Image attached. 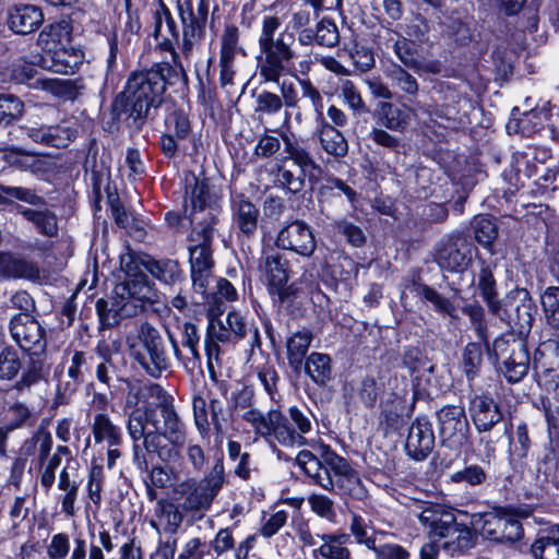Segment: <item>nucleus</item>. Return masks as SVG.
<instances>
[{
    "label": "nucleus",
    "instance_id": "51",
    "mask_svg": "<svg viewBox=\"0 0 559 559\" xmlns=\"http://www.w3.org/2000/svg\"><path fill=\"white\" fill-rule=\"evenodd\" d=\"M158 522L167 534H176L183 521V514L179 507L173 502H158Z\"/></svg>",
    "mask_w": 559,
    "mask_h": 559
},
{
    "label": "nucleus",
    "instance_id": "25",
    "mask_svg": "<svg viewBox=\"0 0 559 559\" xmlns=\"http://www.w3.org/2000/svg\"><path fill=\"white\" fill-rule=\"evenodd\" d=\"M153 19L154 38L159 43L162 49L171 51L174 62L182 69V66L177 60L178 55L174 48V43L179 40V31L176 21L164 4L154 12Z\"/></svg>",
    "mask_w": 559,
    "mask_h": 559
},
{
    "label": "nucleus",
    "instance_id": "19",
    "mask_svg": "<svg viewBox=\"0 0 559 559\" xmlns=\"http://www.w3.org/2000/svg\"><path fill=\"white\" fill-rule=\"evenodd\" d=\"M275 245L278 249L290 250L309 258L317 248L311 228L302 221H294L284 226L277 234Z\"/></svg>",
    "mask_w": 559,
    "mask_h": 559
},
{
    "label": "nucleus",
    "instance_id": "39",
    "mask_svg": "<svg viewBox=\"0 0 559 559\" xmlns=\"http://www.w3.org/2000/svg\"><path fill=\"white\" fill-rule=\"evenodd\" d=\"M72 39V25L68 20H60L43 28L38 36V44L43 49L68 46Z\"/></svg>",
    "mask_w": 559,
    "mask_h": 559
},
{
    "label": "nucleus",
    "instance_id": "4",
    "mask_svg": "<svg viewBox=\"0 0 559 559\" xmlns=\"http://www.w3.org/2000/svg\"><path fill=\"white\" fill-rule=\"evenodd\" d=\"M114 293L115 298L110 308L108 301L104 299L96 302V311L104 328L118 324L121 318L135 317L144 311L147 305H153L158 300L154 284L144 274L129 277L117 284Z\"/></svg>",
    "mask_w": 559,
    "mask_h": 559
},
{
    "label": "nucleus",
    "instance_id": "62",
    "mask_svg": "<svg viewBox=\"0 0 559 559\" xmlns=\"http://www.w3.org/2000/svg\"><path fill=\"white\" fill-rule=\"evenodd\" d=\"M453 483H465L469 486H478L486 481L487 473L483 466L471 464L462 471H457L450 476Z\"/></svg>",
    "mask_w": 559,
    "mask_h": 559
},
{
    "label": "nucleus",
    "instance_id": "28",
    "mask_svg": "<svg viewBox=\"0 0 559 559\" xmlns=\"http://www.w3.org/2000/svg\"><path fill=\"white\" fill-rule=\"evenodd\" d=\"M233 221L239 233L246 237H252L258 230L260 217L259 209L243 195H237L231 201Z\"/></svg>",
    "mask_w": 559,
    "mask_h": 559
},
{
    "label": "nucleus",
    "instance_id": "11",
    "mask_svg": "<svg viewBox=\"0 0 559 559\" xmlns=\"http://www.w3.org/2000/svg\"><path fill=\"white\" fill-rule=\"evenodd\" d=\"M258 270L269 292L276 295L281 302L295 297L294 285H288L290 263L282 253L272 249L264 250L259 259Z\"/></svg>",
    "mask_w": 559,
    "mask_h": 559
},
{
    "label": "nucleus",
    "instance_id": "18",
    "mask_svg": "<svg viewBox=\"0 0 559 559\" xmlns=\"http://www.w3.org/2000/svg\"><path fill=\"white\" fill-rule=\"evenodd\" d=\"M435 261L442 270L462 272L472 261V246L462 235H453L438 243Z\"/></svg>",
    "mask_w": 559,
    "mask_h": 559
},
{
    "label": "nucleus",
    "instance_id": "63",
    "mask_svg": "<svg viewBox=\"0 0 559 559\" xmlns=\"http://www.w3.org/2000/svg\"><path fill=\"white\" fill-rule=\"evenodd\" d=\"M255 112L260 115L273 116L283 109V102L280 95L262 91L255 98Z\"/></svg>",
    "mask_w": 559,
    "mask_h": 559
},
{
    "label": "nucleus",
    "instance_id": "5",
    "mask_svg": "<svg viewBox=\"0 0 559 559\" xmlns=\"http://www.w3.org/2000/svg\"><path fill=\"white\" fill-rule=\"evenodd\" d=\"M429 539L438 540L448 556L459 557L475 546V536L465 524L456 522L454 514L439 504H430L417 514Z\"/></svg>",
    "mask_w": 559,
    "mask_h": 559
},
{
    "label": "nucleus",
    "instance_id": "10",
    "mask_svg": "<svg viewBox=\"0 0 559 559\" xmlns=\"http://www.w3.org/2000/svg\"><path fill=\"white\" fill-rule=\"evenodd\" d=\"M498 364V370L510 383L520 382L528 371L530 354L526 344L512 334L502 335L487 347Z\"/></svg>",
    "mask_w": 559,
    "mask_h": 559
},
{
    "label": "nucleus",
    "instance_id": "61",
    "mask_svg": "<svg viewBox=\"0 0 559 559\" xmlns=\"http://www.w3.org/2000/svg\"><path fill=\"white\" fill-rule=\"evenodd\" d=\"M24 104L13 94H0V122L10 123L23 115Z\"/></svg>",
    "mask_w": 559,
    "mask_h": 559
},
{
    "label": "nucleus",
    "instance_id": "31",
    "mask_svg": "<svg viewBox=\"0 0 559 559\" xmlns=\"http://www.w3.org/2000/svg\"><path fill=\"white\" fill-rule=\"evenodd\" d=\"M495 269V262L480 261V269L477 274V289L490 312L497 317H501V304L498 299L497 282L493 275Z\"/></svg>",
    "mask_w": 559,
    "mask_h": 559
},
{
    "label": "nucleus",
    "instance_id": "17",
    "mask_svg": "<svg viewBox=\"0 0 559 559\" xmlns=\"http://www.w3.org/2000/svg\"><path fill=\"white\" fill-rule=\"evenodd\" d=\"M475 524L485 538L497 543H514L523 534L521 522L508 513H486Z\"/></svg>",
    "mask_w": 559,
    "mask_h": 559
},
{
    "label": "nucleus",
    "instance_id": "7",
    "mask_svg": "<svg viewBox=\"0 0 559 559\" xmlns=\"http://www.w3.org/2000/svg\"><path fill=\"white\" fill-rule=\"evenodd\" d=\"M130 356L151 377L158 378L170 366L166 342L148 322H142L134 334L127 336Z\"/></svg>",
    "mask_w": 559,
    "mask_h": 559
},
{
    "label": "nucleus",
    "instance_id": "59",
    "mask_svg": "<svg viewBox=\"0 0 559 559\" xmlns=\"http://www.w3.org/2000/svg\"><path fill=\"white\" fill-rule=\"evenodd\" d=\"M21 360L17 352L12 346H5L0 352V380L14 379L20 369Z\"/></svg>",
    "mask_w": 559,
    "mask_h": 559
},
{
    "label": "nucleus",
    "instance_id": "29",
    "mask_svg": "<svg viewBox=\"0 0 559 559\" xmlns=\"http://www.w3.org/2000/svg\"><path fill=\"white\" fill-rule=\"evenodd\" d=\"M44 22L41 10L32 4L16 5L9 11V27L16 34H31Z\"/></svg>",
    "mask_w": 559,
    "mask_h": 559
},
{
    "label": "nucleus",
    "instance_id": "9",
    "mask_svg": "<svg viewBox=\"0 0 559 559\" xmlns=\"http://www.w3.org/2000/svg\"><path fill=\"white\" fill-rule=\"evenodd\" d=\"M249 337L250 349L261 347L259 329L239 312L231 311L225 320H211L204 341L209 362L219 357V343H233Z\"/></svg>",
    "mask_w": 559,
    "mask_h": 559
},
{
    "label": "nucleus",
    "instance_id": "56",
    "mask_svg": "<svg viewBox=\"0 0 559 559\" xmlns=\"http://www.w3.org/2000/svg\"><path fill=\"white\" fill-rule=\"evenodd\" d=\"M307 502L310 510L329 522H334L336 518L335 503L333 499L323 493L312 492L308 496Z\"/></svg>",
    "mask_w": 559,
    "mask_h": 559
},
{
    "label": "nucleus",
    "instance_id": "32",
    "mask_svg": "<svg viewBox=\"0 0 559 559\" xmlns=\"http://www.w3.org/2000/svg\"><path fill=\"white\" fill-rule=\"evenodd\" d=\"M321 540L319 547L312 550L314 559H350V550L347 548L349 535L345 533L318 534Z\"/></svg>",
    "mask_w": 559,
    "mask_h": 559
},
{
    "label": "nucleus",
    "instance_id": "37",
    "mask_svg": "<svg viewBox=\"0 0 559 559\" xmlns=\"http://www.w3.org/2000/svg\"><path fill=\"white\" fill-rule=\"evenodd\" d=\"M285 152L288 157L300 168L302 176L313 177L321 173V167L314 160L310 152L298 141L282 134Z\"/></svg>",
    "mask_w": 559,
    "mask_h": 559
},
{
    "label": "nucleus",
    "instance_id": "1",
    "mask_svg": "<svg viewBox=\"0 0 559 559\" xmlns=\"http://www.w3.org/2000/svg\"><path fill=\"white\" fill-rule=\"evenodd\" d=\"M157 411V406H144V409H135L126 416V429L132 441V461L140 471L148 468L147 455H156L165 463L178 461L187 442V426L177 411L170 427L165 419L159 427Z\"/></svg>",
    "mask_w": 559,
    "mask_h": 559
},
{
    "label": "nucleus",
    "instance_id": "14",
    "mask_svg": "<svg viewBox=\"0 0 559 559\" xmlns=\"http://www.w3.org/2000/svg\"><path fill=\"white\" fill-rule=\"evenodd\" d=\"M217 221L218 218L213 212L206 214L202 219L199 216L193 219L194 227L189 235V241L192 242L189 246L190 271L213 269L211 246Z\"/></svg>",
    "mask_w": 559,
    "mask_h": 559
},
{
    "label": "nucleus",
    "instance_id": "21",
    "mask_svg": "<svg viewBox=\"0 0 559 559\" xmlns=\"http://www.w3.org/2000/svg\"><path fill=\"white\" fill-rule=\"evenodd\" d=\"M296 81L300 87L301 97L293 82L283 81L280 84V97L286 108H299L301 98L308 99L312 111L318 119L323 116V97L314 84L307 78L296 75Z\"/></svg>",
    "mask_w": 559,
    "mask_h": 559
},
{
    "label": "nucleus",
    "instance_id": "47",
    "mask_svg": "<svg viewBox=\"0 0 559 559\" xmlns=\"http://www.w3.org/2000/svg\"><path fill=\"white\" fill-rule=\"evenodd\" d=\"M380 123L392 131H403L407 126L404 112L390 102H382L377 109Z\"/></svg>",
    "mask_w": 559,
    "mask_h": 559
},
{
    "label": "nucleus",
    "instance_id": "52",
    "mask_svg": "<svg viewBox=\"0 0 559 559\" xmlns=\"http://www.w3.org/2000/svg\"><path fill=\"white\" fill-rule=\"evenodd\" d=\"M87 370V356L83 352L75 350L71 357L70 365L67 370V376L71 382H67L66 391L72 393L76 388L84 382L85 371Z\"/></svg>",
    "mask_w": 559,
    "mask_h": 559
},
{
    "label": "nucleus",
    "instance_id": "53",
    "mask_svg": "<svg viewBox=\"0 0 559 559\" xmlns=\"http://www.w3.org/2000/svg\"><path fill=\"white\" fill-rule=\"evenodd\" d=\"M483 364V347L480 343H468L462 356L463 371L468 380H473Z\"/></svg>",
    "mask_w": 559,
    "mask_h": 559
},
{
    "label": "nucleus",
    "instance_id": "15",
    "mask_svg": "<svg viewBox=\"0 0 559 559\" xmlns=\"http://www.w3.org/2000/svg\"><path fill=\"white\" fill-rule=\"evenodd\" d=\"M322 457L333 473L334 489L336 488L341 496L358 501L367 498L368 490L362 484L359 474L344 457L330 449L323 451Z\"/></svg>",
    "mask_w": 559,
    "mask_h": 559
},
{
    "label": "nucleus",
    "instance_id": "35",
    "mask_svg": "<svg viewBox=\"0 0 559 559\" xmlns=\"http://www.w3.org/2000/svg\"><path fill=\"white\" fill-rule=\"evenodd\" d=\"M17 213L21 214L27 222L32 223L36 230L46 236L55 237L58 234L57 215L46 205L26 207L20 205Z\"/></svg>",
    "mask_w": 559,
    "mask_h": 559
},
{
    "label": "nucleus",
    "instance_id": "26",
    "mask_svg": "<svg viewBox=\"0 0 559 559\" xmlns=\"http://www.w3.org/2000/svg\"><path fill=\"white\" fill-rule=\"evenodd\" d=\"M186 197L189 200L192 207L191 212V224L194 226L193 219L199 216L201 219L213 212L216 216V210L210 207V189L207 179H199L194 175H190L186 178Z\"/></svg>",
    "mask_w": 559,
    "mask_h": 559
},
{
    "label": "nucleus",
    "instance_id": "27",
    "mask_svg": "<svg viewBox=\"0 0 559 559\" xmlns=\"http://www.w3.org/2000/svg\"><path fill=\"white\" fill-rule=\"evenodd\" d=\"M296 463L316 485L334 491L333 473L323 459L321 461L310 451L302 450L298 453Z\"/></svg>",
    "mask_w": 559,
    "mask_h": 559
},
{
    "label": "nucleus",
    "instance_id": "41",
    "mask_svg": "<svg viewBox=\"0 0 559 559\" xmlns=\"http://www.w3.org/2000/svg\"><path fill=\"white\" fill-rule=\"evenodd\" d=\"M302 369L320 386L325 385L332 380L331 358L328 354L311 353L304 361Z\"/></svg>",
    "mask_w": 559,
    "mask_h": 559
},
{
    "label": "nucleus",
    "instance_id": "50",
    "mask_svg": "<svg viewBox=\"0 0 559 559\" xmlns=\"http://www.w3.org/2000/svg\"><path fill=\"white\" fill-rule=\"evenodd\" d=\"M546 323L554 330H559V287L549 286L540 296Z\"/></svg>",
    "mask_w": 559,
    "mask_h": 559
},
{
    "label": "nucleus",
    "instance_id": "33",
    "mask_svg": "<svg viewBox=\"0 0 559 559\" xmlns=\"http://www.w3.org/2000/svg\"><path fill=\"white\" fill-rule=\"evenodd\" d=\"M269 437L273 436L282 445L301 447L306 444L305 437L297 433L289 425V420L277 409L269 411Z\"/></svg>",
    "mask_w": 559,
    "mask_h": 559
},
{
    "label": "nucleus",
    "instance_id": "64",
    "mask_svg": "<svg viewBox=\"0 0 559 559\" xmlns=\"http://www.w3.org/2000/svg\"><path fill=\"white\" fill-rule=\"evenodd\" d=\"M178 559H215L207 547L199 537L189 539L178 555Z\"/></svg>",
    "mask_w": 559,
    "mask_h": 559
},
{
    "label": "nucleus",
    "instance_id": "3",
    "mask_svg": "<svg viewBox=\"0 0 559 559\" xmlns=\"http://www.w3.org/2000/svg\"><path fill=\"white\" fill-rule=\"evenodd\" d=\"M282 21L276 15H263L258 36V46L261 56L258 57L260 79L265 83H280L286 73L287 66L296 58L293 48L295 37L293 34L278 33Z\"/></svg>",
    "mask_w": 559,
    "mask_h": 559
},
{
    "label": "nucleus",
    "instance_id": "22",
    "mask_svg": "<svg viewBox=\"0 0 559 559\" xmlns=\"http://www.w3.org/2000/svg\"><path fill=\"white\" fill-rule=\"evenodd\" d=\"M435 433L431 423L423 417L413 421L405 443L407 454L416 461L425 460L433 450Z\"/></svg>",
    "mask_w": 559,
    "mask_h": 559
},
{
    "label": "nucleus",
    "instance_id": "46",
    "mask_svg": "<svg viewBox=\"0 0 559 559\" xmlns=\"http://www.w3.org/2000/svg\"><path fill=\"white\" fill-rule=\"evenodd\" d=\"M40 83L43 90L66 100L76 99L83 88L78 80L70 79H43Z\"/></svg>",
    "mask_w": 559,
    "mask_h": 559
},
{
    "label": "nucleus",
    "instance_id": "30",
    "mask_svg": "<svg viewBox=\"0 0 559 559\" xmlns=\"http://www.w3.org/2000/svg\"><path fill=\"white\" fill-rule=\"evenodd\" d=\"M39 269L36 263L16 257L12 253L0 252V276L8 280L24 278L36 281L39 278Z\"/></svg>",
    "mask_w": 559,
    "mask_h": 559
},
{
    "label": "nucleus",
    "instance_id": "8",
    "mask_svg": "<svg viewBox=\"0 0 559 559\" xmlns=\"http://www.w3.org/2000/svg\"><path fill=\"white\" fill-rule=\"evenodd\" d=\"M225 483L224 459L218 456L203 478H188L178 485L176 491L182 497V510L201 514L209 511Z\"/></svg>",
    "mask_w": 559,
    "mask_h": 559
},
{
    "label": "nucleus",
    "instance_id": "43",
    "mask_svg": "<svg viewBox=\"0 0 559 559\" xmlns=\"http://www.w3.org/2000/svg\"><path fill=\"white\" fill-rule=\"evenodd\" d=\"M321 147L329 155L344 157L348 152V143L342 132L329 122L322 123L319 130Z\"/></svg>",
    "mask_w": 559,
    "mask_h": 559
},
{
    "label": "nucleus",
    "instance_id": "6",
    "mask_svg": "<svg viewBox=\"0 0 559 559\" xmlns=\"http://www.w3.org/2000/svg\"><path fill=\"white\" fill-rule=\"evenodd\" d=\"M216 393L207 386L200 388L192 395L193 421L200 435L209 432L213 426L216 438L223 439L231 420L233 407L227 399V384L216 381Z\"/></svg>",
    "mask_w": 559,
    "mask_h": 559
},
{
    "label": "nucleus",
    "instance_id": "58",
    "mask_svg": "<svg viewBox=\"0 0 559 559\" xmlns=\"http://www.w3.org/2000/svg\"><path fill=\"white\" fill-rule=\"evenodd\" d=\"M239 29L235 25H227L222 36L219 61L234 62L236 52L242 50L238 46Z\"/></svg>",
    "mask_w": 559,
    "mask_h": 559
},
{
    "label": "nucleus",
    "instance_id": "45",
    "mask_svg": "<svg viewBox=\"0 0 559 559\" xmlns=\"http://www.w3.org/2000/svg\"><path fill=\"white\" fill-rule=\"evenodd\" d=\"M79 487V483L71 477L68 467H64L59 474L58 488L63 492L60 497L61 511L68 516L75 514Z\"/></svg>",
    "mask_w": 559,
    "mask_h": 559
},
{
    "label": "nucleus",
    "instance_id": "40",
    "mask_svg": "<svg viewBox=\"0 0 559 559\" xmlns=\"http://www.w3.org/2000/svg\"><path fill=\"white\" fill-rule=\"evenodd\" d=\"M513 298L518 302L514 307V317H511V320L520 333L528 332L534 322L535 304L526 289L518 290Z\"/></svg>",
    "mask_w": 559,
    "mask_h": 559
},
{
    "label": "nucleus",
    "instance_id": "2",
    "mask_svg": "<svg viewBox=\"0 0 559 559\" xmlns=\"http://www.w3.org/2000/svg\"><path fill=\"white\" fill-rule=\"evenodd\" d=\"M175 74V69L167 62L153 64L150 69L129 75L123 90L116 95L111 104L115 119L126 117L140 129L153 119L164 103L166 85Z\"/></svg>",
    "mask_w": 559,
    "mask_h": 559
},
{
    "label": "nucleus",
    "instance_id": "20",
    "mask_svg": "<svg viewBox=\"0 0 559 559\" xmlns=\"http://www.w3.org/2000/svg\"><path fill=\"white\" fill-rule=\"evenodd\" d=\"M178 10L182 23V47L181 52L186 60L200 50L205 36L206 22L194 17L191 0H178Z\"/></svg>",
    "mask_w": 559,
    "mask_h": 559
},
{
    "label": "nucleus",
    "instance_id": "49",
    "mask_svg": "<svg viewBox=\"0 0 559 559\" xmlns=\"http://www.w3.org/2000/svg\"><path fill=\"white\" fill-rule=\"evenodd\" d=\"M475 240L485 249H489L498 236V226L493 217L477 216L473 223Z\"/></svg>",
    "mask_w": 559,
    "mask_h": 559
},
{
    "label": "nucleus",
    "instance_id": "12",
    "mask_svg": "<svg viewBox=\"0 0 559 559\" xmlns=\"http://www.w3.org/2000/svg\"><path fill=\"white\" fill-rule=\"evenodd\" d=\"M436 418L441 445L459 453L471 432L464 406L445 405L437 411Z\"/></svg>",
    "mask_w": 559,
    "mask_h": 559
},
{
    "label": "nucleus",
    "instance_id": "38",
    "mask_svg": "<svg viewBox=\"0 0 559 559\" xmlns=\"http://www.w3.org/2000/svg\"><path fill=\"white\" fill-rule=\"evenodd\" d=\"M146 271L165 285H176L185 281V273L177 260L151 257L146 260Z\"/></svg>",
    "mask_w": 559,
    "mask_h": 559
},
{
    "label": "nucleus",
    "instance_id": "24",
    "mask_svg": "<svg viewBox=\"0 0 559 559\" xmlns=\"http://www.w3.org/2000/svg\"><path fill=\"white\" fill-rule=\"evenodd\" d=\"M469 412L477 431L501 428L504 424L498 403L490 396L476 395L471 402Z\"/></svg>",
    "mask_w": 559,
    "mask_h": 559
},
{
    "label": "nucleus",
    "instance_id": "54",
    "mask_svg": "<svg viewBox=\"0 0 559 559\" xmlns=\"http://www.w3.org/2000/svg\"><path fill=\"white\" fill-rule=\"evenodd\" d=\"M0 193L2 198L7 199L8 201L13 199L19 200L31 204L33 207L46 205L45 198L38 195L34 190L29 188L0 185Z\"/></svg>",
    "mask_w": 559,
    "mask_h": 559
},
{
    "label": "nucleus",
    "instance_id": "55",
    "mask_svg": "<svg viewBox=\"0 0 559 559\" xmlns=\"http://www.w3.org/2000/svg\"><path fill=\"white\" fill-rule=\"evenodd\" d=\"M317 44L334 48L340 43V32L336 23L330 17L321 19L316 25Z\"/></svg>",
    "mask_w": 559,
    "mask_h": 559
},
{
    "label": "nucleus",
    "instance_id": "44",
    "mask_svg": "<svg viewBox=\"0 0 559 559\" xmlns=\"http://www.w3.org/2000/svg\"><path fill=\"white\" fill-rule=\"evenodd\" d=\"M386 78L391 81V85L403 92L408 97H416L419 92V83L417 79L411 74L406 68L399 63H392L385 71Z\"/></svg>",
    "mask_w": 559,
    "mask_h": 559
},
{
    "label": "nucleus",
    "instance_id": "16",
    "mask_svg": "<svg viewBox=\"0 0 559 559\" xmlns=\"http://www.w3.org/2000/svg\"><path fill=\"white\" fill-rule=\"evenodd\" d=\"M9 331L13 341L23 352L32 356L44 353L46 348L45 331L29 313L14 316L10 321Z\"/></svg>",
    "mask_w": 559,
    "mask_h": 559
},
{
    "label": "nucleus",
    "instance_id": "48",
    "mask_svg": "<svg viewBox=\"0 0 559 559\" xmlns=\"http://www.w3.org/2000/svg\"><path fill=\"white\" fill-rule=\"evenodd\" d=\"M535 559H559V525L556 531L538 537L531 547Z\"/></svg>",
    "mask_w": 559,
    "mask_h": 559
},
{
    "label": "nucleus",
    "instance_id": "36",
    "mask_svg": "<svg viewBox=\"0 0 559 559\" xmlns=\"http://www.w3.org/2000/svg\"><path fill=\"white\" fill-rule=\"evenodd\" d=\"M313 340L310 330L302 329L293 333L286 340V354L289 367L299 372L302 369L304 361L307 359V353Z\"/></svg>",
    "mask_w": 559,
    "mask_h": 559
},
{
    "label": "nucleus",
    "instance_id": "60",
    "mask_svg": "<svg viewBox=\"0 0 559 559\" xmlns=\"http://www.w3.org/2000/svg\"><path fill=\"white\" fill-rule=\"evenodd\" d=\"M349 531L358 544H364L367 548H374L376 539L372 536V527L370 521L353 513L349 524Z\"/></svg>",
    "mask_w": 559,
    "mask_h": 559
},
{
    "label": "nucleus",
    "instance_id": "57",
    "mask_svg": "<svg viewBox=\"0 0 559 559\" xmlns=\"http://www.w3.org/2000/svg\"><path fill=\"white\" fill-rule=\"evenodd\" d=\"M150 259L151 255L135 252L128 247L127 251L120 254V267L129 277L139 276L143 274L142 269L146 270V260Z\"/></svg>",
    "mask_w": 559,
    "mask_h": 559
},
{
    "label": "nucleus",
    "instance_id": "42",
    "mask_svg": "<svg viewBox=\"0 0 559 559\" xmlns=\"http://www.w3.org/2000/svg\"><path fill=\"white\" fill-rule=\"evenodd\" d=\"M508 425L503 424L501 428L477 431L479 438L475 451L483 463L490 464L491 461L495 460L497 445L502 440V438L508 433Z\"/></svg>",
    "mask_w": 559,
    "mask_h": 559
},
{
    "label": "nucleus",
    "instance_id": "13",
    "mask_svg": "<svg viewBox=\"0 0 559 559\" xmlns=\"http://www.w3.org/2000/svg\"><path fill=\"white\" fill-rule=\"evenodd\" d=\"M148 397L157 401L159 416L162 419H165L168 425L167 427H170L175 419L174 399L158 383L148 382L140 384L128 382L122 405L124 417L135 409H144V406H140V403Z\"/></svg>",
    "mask_w": 559,
    "mask_h": 559
},
{
    "label": "nucleus",
    "instance_id": "23",
    "mask_svg": "<svg viewBox=\"0 0 559 559\" xmlns=\"http://www.w3.org/2000/svg\"><path fill=\"white\" fill-rule=\"evenodd\" d=\"M83 58L84 55L80 49L68 46L52 47L44 50L39 66L55 73L70 74L74 73Z\"/></svg>",
    "mask_w": 559,
    "mask_h": 559
},
{
    "label": "nucleus",
    "instance_id": "34",
    "mask_svg": "<svg viewBox=\"0 0 559 559\" xmlns=\"http://www.w3.org/2000/svg\"><path fill=\"white\" fill-rule=\"evenodd\" d=\"M91 430L96 444L102 445H122L123 432L119 425L115 424L107 413H97Z\"/></svg>",
    "mask_w": 559,
    "mask_h": 559
}]
</instances>
